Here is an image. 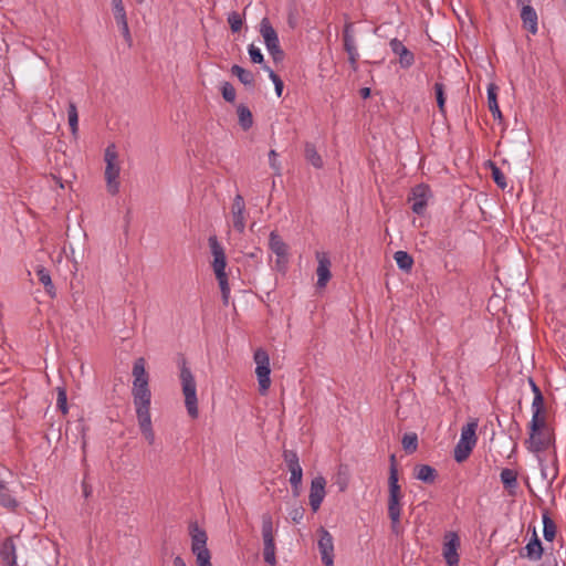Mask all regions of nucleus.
Instances as JSON below:
<instances>
[{
	"mask_svg": "<svg viewBox=\"0 0 566 566\" xmlns=\"http://www.w3.org/2000/svg\"><path fill=\"white\" fill-rule=\"evenodd\" d=\"M343 49L347 54L359 53L354 23L346 21L342 32Z\"/></svg>",
	"mask_w": 566,
	"mask_h": 566,
	"instance_id": "18",
	"label": "nucleus"
},
{
	"mask_svg": "<svg viewBox=\"0 0 566 566\" xmlns=\"http://www.w3.org/2000/svg\"><path fill=\"white\" fill-rule=\"evenodd\" d=\"M390 467L389 468H397V461L395 454H391L389 458Z\"/></svg>",
	"mask_w": 566,
	"mask_h": 566,
	"instance_id": "59",
	"label": "nucleus"
},
{
	"mask_svg": "<svg viewBox=\"0 0 566 566\" xmlns=\"http://www.w3.org/2000/svg\"><path fill=\"white\" fill-rule=\"evenodd\" d=\"M260 33L264 40L268 52L271 54L274 62L283 61L285 54L281 49L277 32L272 27L269 18H263L260 22Z\"/></svg>",
	"mask_w": 566,
	"mask_h": 566,
	"instance_id": "6",
	"label": "nucleus"
},
{
	"mask_svg": "<svg viewBox=\"0 0 566 566\" xmlns=\"http://www.w3.org/2000/svg\"><path fill=\"white\" fill-rule=\"evenodd\" d=\"M283 460L291 473L290 484L294 496H298L302 486L303 469L300 464V458L294 450H283Z\"/></svg>",
	"mask_w": 566,
	"mask_h": 566,
	"instance_id": "8",
	"label": "nucleus"
},
{
	"mask_svg": "<svg viewBox=\"0 0 566 566\" xmlns=\"http://www.w3.org/2000/svg\"><path fill=\"white\" fill-rule=\"evenodd\" d=\"M174 566H187V565L180 556H176L174 559Z\"/></svg>",
	"mask_w": 566,
	"mask_h": 566,
	"instance_id": "57",
	"label": "nucleus"
},
{
	"mask_svg": "<svg viewBox=\"0 0 566 566\" xmlns=\"http://www.w3.org/2000/svg\"><path fill=\"white\" fill-rule=\"evenodd\" d=\"M209 247L213 255L212 268L216 275L226 274V253L216 235L209 238Z\"/></svg>",
	"mask_w": 566,
	"mask_h": 566,
	"instance_id": "14",
	"label": "nucleus"
},
{
	"mask_svg": "<svg viewBox=\"0 0 566 566\" xmlns=\"http://www.w3.org/2000/svg\"><path fill=\"white\" fill-rule=\"evenodd\" d=\"M461 539L457 532H446L443 535L442 556L448 566H459L460 556L458 551Z\"/></svg>",
	"mask_w": 566,
	"mask_h": 566,
	"instance_id": "10",
	"label": "nucleus"
},
{
	"mask_svg": "<svg viewBox=\"0 0 566 566\" xmlns=\"http://www.w3.org/2000/svg\"><path fill=\"white\" fill-rule=\"evenodd\" d=\"M231 216L234 230L242 234L245 230V202L240 193H237L233 198Z\"/></svg>",
	"mask_w": 566,
	"mask_h": 566,
	"instance_id": "12",
	"label": "nucleus"
},
{
	"mask_svg": "<svg viewBox=\"0 0 566 566\" xmlns=\"http://www.w3.org/2000/svg\"><path fill=\"white\" fill-rule=\"evenodd\" d=\"M145 365L146 361L143 357H139L134 361L132 395L140 432L149 444H154L155 432L153 430L150 417L151 392L148 385L149 376L146 371Z\"/></svg>",
	"mask_w": 566,
	"mask_h": 566,
	"instance_id": "1",
	"label": "nucleus"
},
{
	"mask_svg": "<svg viewBox=\"0 0 566 566\" xmlns=\"http://www.w3.org/2000/svg\"><path fill=\"white\" fill-rule=\"evenodd\" d=\"M179 367V379L181 382L182 394L185 396V405L188 415L196 419L198 418V398H197V385L190 367L188 366L187 359L184 356L178 358Z\"/></svg>",
	"mask_w": 566,
	"mask_h": 566,
	"instance_id": "2",
	"label": "nucleus"
},
{
	"mask_svg": "<svg viewBox=\"0 0 566 566\" xmlns=\"http://www.w3.org/2000/svg\"><path fill=\"white\" fill-rule=\"evenodd\" d=\"M524 549L526 551V554L525 555L521 554V556L527 557L531 560H539L542 558L544 549H543L542 542L539 541V538L536 534L535 528L533 530L532 539L527 543V545L524 547Z\"/></svg>",
	"mask_w": 566,
	"mask_h": 566,
	"instance_id": "22",
	"label": "nucleus"
},
{
	"mask_svg": "<svg viewBox=\"0 0 566 566\" xmlns=\"http://www.w3.org/2000/svg\"><path fill=\"white\" fill-rule=\"evenodd\" d=\"M112 4H113V10H114V13L116 12H119L120 11H124L125 8H124V4H123V1L122 0H112Z\"/></svg>",
	"mask_w": 566,
	"mask_h": 566,
	"instance_id": "53",
	"label": "nucleus"
},
{
	"mask_svg": "<svg viewBox=\"0 0 566 566\" xmlns=\"http://www.w3.org/2000/svg\"><path fill=\"white\" fill-rule=\"evenodd\" d=\"M239 125L243 130H248L253 126V115L248 106L240 104L237 107Z\"/></svg>",
	"mask_w": 566,
	"mask_h": 566,
	"instance_id": "33",
	"label": "nucleus"
},
{
	"mask_svg": "<svg viewBox=\"0 0 566 566\" xmlns=\"http://www.w3.org/2000/svg\"><path fill=\"white\" fill-rule=\"evenodd\" d=\"M530 437L525 441L526 448L533 453L546 451L553 441V436L547 428L546 419L537 420V427L533 426V420L528 423Z\"/></svg>",
	"mask_w": 566,
	"mask_h": 566,
	"instance_id": "3",
	"label": "nucleus"
},
{
	"mask_svg": "<svg viewBox=\"0 0 566 566\" xmlns=\"http://www.w3.org/2000/svg\"><path fill=\"white\" fill-rule=\"evenodd\" d=\"M319 538L317 542L322 562L325 566H334V542L332 534L321 527L318 531Z\"/></svg>",
	"mask_w": 566,
	"mask_h": 566,
	"instance_id": "11",
	"label": "nucleus"
},
{
	"mask_svg": "<svg viewBox=\"0 0 566 566\" xmlns=\"http://www.w3.org/2000/svg\"><path fill=\"white\" fill-rule=\"evenodd\" d=\"M82 489L85 497H88L92 494V486L88 483H86L85 480H83L82 482Z\"/></svg>",
	"mask_w": 566,
	"mask_h": 566,
	"instance_id": "54",
	"label": "nucleus"
},
{
	"mask_svg": "<svg viewBox=\"0 0 566 566\" xmlns=\"http://www.w3.org/2000/svg\"><path fill=\"white\" fill-rule=\"evenodd\" d=\"M221 94L226 102L233 103L235 101V88L230 82L221 83Z\"/></svg>",
	"mask_w": 566,
	"mask_h": 566,
	"instance_id": "46",
	"label": "nucleus"
},
{
	"mask_svg": "<svg viewBox=\"0 0 566 566\" xmlns=\"http://www.w3.org/2000/svg\"><path fill=\"white\" fill-rule=\"evenodd\" d=\"M216 277L218 280V283H219V286L221 290L223 305L227 306L229 304V297H230V286H229V282H228V275H227V273L219 274V275H216Z\"/></svg>",
	"mask_w": 566,
	"mask_h": 566,
	"instance_id": "42",
	"label": "nucleus"
},
{
	"mask_svg": "<svg viewBox=\"0 0 566 566\" xmlns=\"http://www.w3.org/2000/svg\"><path fill=\"white\" fill-rule=\"evenodd\" d=\"M138 3H143L145 2L146 0H136Z\"/></svg>",
	"mask_w": 566,
	"mask_h": 566,
	"instance_id": "62",
	"label": "nucleus"
},
{
	"mask_svg": "<svg viewBox=\"0 0 566 566\" xmlns=\"http://www.w3.org/2000/svg\"><path fill=\"white\" fill-rule=\"evenodd\" d=\"M261 252H262L261 249L255 248V250L253 252L249 253L248 256L251 259H258L259 254H261Z\"/></svg>",
	"mask_w": 566,
	"mask_h": 566,
	"instance_id": "58",
	"label": "nucleus"
},
{
	"mask_svg": "<svg viewBox=\"0 0 566 566\" xmlns=\"http://www.w3.org/2000/svg\"><path fill=\"white\" fill-rule=\"evenodd\" d=\"M316 259L318 262L316 274H317V287L323 289L327 285L332 277L331 273V260L324 252H317Z\"/></svg>",
	"mask_w": 566,
	"mask_h": 566,
	"instance_id": "16",
	"label": "nucleus"
},
{
	"mask_svg": "<svg viewBox=\"0 0 566 566\" xmlns=\"http://www.w3.org/2000/svg\"><path fill=\"white\" fill-rule=\"evenodd\" d=\"M0 505L11 511L15 510L19 505L7 483L2 480H0Z\"/></svg>",
	"mask_w": 566,
	"mask_h": 566,
	"instance_id": "29",
	"label": "nucleus"
},
{
	"mask_svg": "<svg viewBox=\"0 0 566 566\" xmlns=\"http://www.w3.org/2000/svg\"><path fill=\"white\" fill-rule=\"evenodd\" d=\"M231 73L235 75L244 86L254 87L255 77L251 71L245 70L238 64H234L231 67Z\"/></svg>",
	"mask_w": 566,
	"mask_h": 566,
	"instance_id": "30",
	"label": "nucleus"
},
{
	"mask_svg": "<svg viewBox=\"0 0 566 566\" xmlns=\"http://www.w3.org/2000/svg\"><path fill=\"white\" fill-rule=\"evenodd\" d=\"M528 385L533 391L534 395H536L537 391H542L535 380L532 377H528Z\"/></svg>",
	"mask_w": 566,
	"mask_h": 566,
	"instance_id": "55",
	"label": "nucleus"
},
{
	"mask_svg": "<svg viewBox=\"0 0 566 566\" xmlns=\"http://www.w3.org/2000/svg\"><path fill=\"white\" fill-rule=\"evenodd\" d=\"M389 46L395 55L399 57L402 69H409L415 63V54L397 38L390 40Z\"/></svg>",
	"mask_w": 566,
	"mask_h": 566,
	"instance_id": "15",
	"label": "nucleus"
},
{
	"mask_svg": "<svg viewBox=\"0 0 566 566\" xmlns=\"http://www.w3.org/2000/svg\"><path fill=\"white\" fill-rule=\"evenodd\" d=\"M263 69L269 72V77L271 78V81L273 82L274 84V87H275V93L277 95V97H281L282 96V93H283V87H284V84H283V81L281 80V77L272 70L270 69L268 65H264Z\"/></svg>",
	"mask_w": 566,
	"mask_h": 566,
	"instance_id": "45",
	"label": "nucleus"
},
{
	"mask_svg": "<svg viewBox=\"0 0 566 566\" xmlns=\"http://www.w3.org/2000/svg\"><path fill=\"white\" fill-rule=\"evenodd\" d=\"M388 510L401 509L402 492L400 484L388 485Z\"/></svg>",
	"mask_w": 566,
	"mask_h": 566,
	"instance_id": "34",
	"label": "nucleus"
},
{
	"mask_svg": "<svg viewBox=\"0 0 566 566\" xmlns=\"http://www.w3.org/2000/svg\"><path fill=\"white\" fill-rule=\"evenodd\" d=\"M262 539H263V559L266 564L274 566L276 564L274 526L271 514L262 515Z\"/></svg>",
	"mask_w": 566,
	"mask_h": 566,
	"instance_id": "7",
	"label": "nucleus"
},
{
	"mask_svg": "<svg viewBox=\"0 0 566 566\" xmlns=\"http://www.w3.org/2000/svg\"><path fill=\"white\" fill-rule=\"evenodd\" d=\"M0 557L3 566L17 565L15 545L11 537H8L0 543Z\"/></svg>",
	"mask_w": 566,
	"mask_h": 566,
	"instance_id": "21",
	"label": "nucleus"
},
{
	"mask_svg": "<svg viewBox=\"0 0 566 566\" xmlns=\"http://www.w3.org/2000/svg\"><path fill=\"white\" fill-rule=\"evenodd\" d=\"M438 476L437 470L428 464H417L415 467V478L427 484L434 483Z\"/></svg>",
	"mask_w": 566,
	"mask_h": 566,
	"instance_id": "25",
	"label": "nucleus"
},
{
	"mask_svg": "<svg viewBox=\"0 0 566 566\" xmlns=\"http://www.w3.org/2000/svg\"><path fill=\"white\" fill-rule=\"evenodd\" d=\"M521 20L523 28L530 33L536 34L538 31V17L532 6H524L521 8Z\"/></svg>",
	"mask_w": 566,
	"mask_h": 566,
	"instance_id": "20",
	"label": "nucleus"
},
{
	"mask_svg": "<svg viewBox=\"0 0 566 566\" xmlns=\"http://www.w3.org/2000/svg\"><path fill=\"white\" fill-rule=\"evenodd\" d=\"M192 554L196 556V560L199 566H212L210 560L211 554L208 548L198 549L192 552Z\"/></svg>",
	"mask_w": 566,
	"mask_h": 566,
	"instance_id": "48",
	"label": "nucleus"
},
{
	"mask_svg": "<svg viewBox=\"0 0 566 566\" xmlns=\"http://www.w3.org/2000/svg\"><path fill=\"white\" fill-rule=\"evenodd\" d=\"M248 53L250 55L251 62L255 64H261L264 61V56L261 50L254 44H250L248 48Z\"/></svg>",
	"mask_w": 566,
	"mask_h": 566,
	"instance_id": "49",
	"label": "nucleus"
},
{
	"mask_svg": "<svg viewBox=\"0 0 566 566\" xmlns=\"http://www.w3.org/2000/svg\"><path fill=\"white\" fill-rule=\"evenodd\" d=\"M489 166L491 168L492 178L496 186L504 190L507 186L506 178L503 174V171L496 166L495 163L489 160Z\"/></svg>",
	"mask_w": 566,
	"mask_h": 566,
	"instance_id": "39",
	"label": "nucleus"
},
{
	"mask_svg": "<svg viewBox=\"0 0 566 566\" xmlns=\"http://www.w3.org/2000/svg\"><path fill=\"white\" fill-rule=\"evenodd\" d=\"M388 517L390 520L391 533L399 536L402 533V527L400 525L401 509L388 510Z\"/></svg>",
	"mask_w": 566,
	"mask_h": 566,
	"instance_id": "38",
	"label": "nucleus"
},
{
	"mask_svg": "<svg viewBox=\"0 0 566 566\" xmlns=\"http://www.w3.org/2000/svg\"><path fill=\"white\" fill-rule=\"evenodd\" d=\"M503 486L511 493L517 488V472L515 470L505 468L500 474Z\"/></svg>",
	"mask_w": 566,
	"mask_h": 566,
	"instance_id": "32",
	"label": "nucleus"
},
{
	"mask_svg": "<svg viewBox=\"0 0 566 566\" xmlns=\"http://www.w3.org/2000/svg\"><path fill=\"white\" fill-rule=\"evenodd\" d=\"M399 484V475L397 468H389L388 485Z\"/></svg>",
	"mask_w": 566,
	"mask_h": 566,
	"instance_id": "51",
	"label": "nucleus"
},
{
	"mask_svg": "<svg viewBox=\"0 0 566 566\" xmlns=\"http://www.w3.org/2000/svg\"><path fill=\"white\" fill-rule=\"evenodd\" d=\"M189 534L191 536V552L207 548V533L205 530L199 527L197 522H191L189 524Z\"/></svg>",
	"mask_w": 566,
	"mask_h": 566,
	"instance_id": "19",
	"label": "nucleus"
},
{
	"mask_svg": "<svg viewBox=\"0 0 566 566\" xmlns=\"http://www.w3.org/2000/svg\"><path fill=\"white\" fill-rule=\"evenodd\" d=\"M433 90L439 112L441 115L446 116V86L441 82H436Z\"/></svg>",
	"mask_w": 566,
	"mask_h": 566,
	"instance_id": "36",
	"label": "nucleus"
},
{
	"mask_svg": "<svg viewBox=\"0 0 566 566\" xmlns=\"http://www.w3.org/2000/svg\"><path fill=\"white\" fill-rule=\"evenodd\" d=\"M431 197L432 192L428 185L419 184L412 187L408 196V202H411L412 212L422 216Z\"/></svg>",
	"mask_w": 566,
	"mask_h": 566,
	"instance_id": "9",
	"label": "nucleus"
},
{
	"mask_svg": "<svg viewBox=\"0 0 566 566\" xmlns=\"http://www.w3.org/2000/svg\"><path fill=\"white\" fill-rule=\"evenodd\" d=\"M69 125L73 135L78 130V113L75 103L70 102L67 107Z\"/></svg>",
	"mask_w": 566,
	"mask_h": 566,
	"instance_id": "40",
	"label": "nucleus"
},
{
	"mask_svg": "<svg viewBox=\"0 0 566 566\" xmlns=\"http://www.w3.org/2000/svg\"><path fill=\"white\" fill-rule=\"evenodd\" d=\"M35 275L38 277V281L44 286L46 294L50 297H54L56 292H55L54 284L52 283V280H51L50 271L42 265H38L35 268Z\"/></svg>",
	"mask_w": 566,
	"mask_h": 566,
	"instance_id": "24",
	"label": "nucleus"
},
{
	"mask_svg": "<svg viewBox=\"0 0 566 566\" xmlns=\"http://www.w3.org/2000/svg\"><path fill=\"white\" fill-rule=\"evenodd\" d=\"M497 86L495 84H490L488 87V106L490 112L492 113L494 119L502 120L503 116L500 111V106L497 103Z\"/></svg>",
	"mask_w": 566,
	"mask_h": 566,
	"instance_id": "28",
	"label": "nucleus"
},
{
	"mask_svg": "<svg viewBox=\"0 0 566 566\" xmlns=\"http://www.w3.org/2000/svg\"><path fill=\"white\" fill-rule=\"evenodd\" d=\"M394 259L400 270L410 271L413 265L412 256L406 251H397Z\"/></svg>",
	"mask_w": 566,
	"mask_h": 566,
	"instance_id": "35",
	"label": "nucleus"
},
{
	"mask_svg": "<svg viewBox=\"0 0 566 566\" xmlns=\"http://www.w3.org/2000/svg\"><path fill=\"white\" fill-rule=\"evenodd\" d=\"M325 485L326 480L322 475L315 476L311 482L308 500L313 512H317L321 507V504L326 494Z\"/></svg>",
	"mask_w": 566,
	"mask_h": 566,
	"instance_id": "13",
	"label": "nucleus"
},
{
	"mask_svg": "<svg viewBox=\"0 0 566 566\" xmlns=\"http://www.w3.org/2000/svg\"><path fill=\"white\" fill-rule=\"evenodd\" d=\"M476 428V419L471 420L470 422L462 427L460 440L458 441L453 451L454 460L458 463H462L463 461H465L470 457L472 450L474 449L478 441L475 433Z\"/></svg>",
	"mask_w": 566,
	"mask_h": 566,
	"instance_id": "4",
	"label": "nucleus"
},
{
	"mask_svg": "<svg viewBox=\"0 0 566 566\" xmlns=\"http://www.w3.org/2000/svg\"><path fill=\"white\" fill-rule=\"evenodd\" d=\"M255 375L259 384V392L264 396L268 394L269 388L271 386V368L269 366H259L255 367Z\"/></svg>",
	"mask_w": 566,
	"mask_h": 566,
	"instance_id": "26",
	"label": "nucleus"
},
{
	"mask_svg": "<svg viewBox=\"0 0 566 566\" xmlns=\"http://www.w3.org/2000/svg\"><path fill=\"white\" fill-rule=\"evenodd\" d=\"M227 21L230 25V29L233 33L239 32L243 25V17L237 12L232 11L228 14Z\"/></svg>",
	"mask_w": 566,
	"mask_h": 566,
	"instance_id": "44",
	"label": "nucleus"
},
{
	"mask_svg": "<svg viewBox=\"0 0 566 566\" xmlns=\"http://www.w3.org/2000/svg\"><path fill=\"white\" fill-rule=\"evenodd\" d=\"M269 247L271 251L277 256V265L281 263L285 264L287 262V244L282 240L276 231H272L270 233Z\"/></svg>",
	"mask_w": 566,
	"mask_h": 566,
	"instance_id": "17",
	"label": "nucleus"
},
{
	"mask_svg": "<svg viewBox=\"0 0 566 566\" xmlns=\"http://www.w3.org/2000/svg\"><path fill=\"white\" fill-rule=\"evenodd\" d=\"M253 360H254L256 367H259V366H269L270 365L269 354L262 347H259V348L255 349L254 355H253Z\"/></svg>",
	"mask_w": 566,
	"mask_h": 566,
	"instance_id": "47",
	"label": "nucleus"
},
{
	"mask_svg": "<svg viewBox=\"0 0 566 566\" xmlns=\"http://www.w3.org/2000/svg\"><path fill=\"white\" fill-rule=\"evenodd\" d=\"M114 17H115V20H116L119 29H120L122 35L125 39V42L130 48L133 45V38H132V34L129 31L126 11L125 10L120 11V13L116 12V13H114Z\"/></svg>",
	"mask_w": 566,
	"mask_h": 566,
	"instance_id": "31",
	"label": "nucleus"
},
{
	"mask_svg": "<svg viewBox=\"0 0 566 566\" xmlns=\"http://www.w3.org/2000/svg\"><path fill=\"white\" fill-rule=\"evenodd\" d=\"M117 158H118V154L116 151L115 145L114 144L108 145L105 149V155H104V159L106 163L105 180H106L107 191L112 196L117 195L119 191L118 177H119V172H120V167L117 163Z\"/></svg>",
	"mask_w": 566,
	"mask_h": 566,
	"instance_id": "5",
	"label": "nucleus"
},
{
	"mask_svg": "<svg viewBox=\"0 0 566 566\" xmlns=\"http://www.w3.org/2000/svg\"><path fill=\"white\" fill-rule=\"evenodd\" d=\"M532 420L534 427H537V420L546 419L545 400L542 391H537L536 395H534L532 401Z\"/></svg>",
	"mask_w": 566,
	"mask_h": 566,
	"instance_id": "23",
	"label": "nucleus"
},
{
	"mask_svg": "<svg viewBox=\"0 0 566 566\" xmlns=\"http://www.w3.org/2000/svg\"><path fill=\"white\" fill-rule=\"evenodd\" d=\"M304 157L308 164L314 168L321 169L324 166L322 156L317 153L316 147L313 143L306 142L304 144Z\"/></svg>",
	"mask_w": 566,
	"mask_h": 566,
	"instance_id": "27",
	"label": "nucleus"
},
{
	"mask_svg": "<svg viewBox=\"0 0 566 566\" xmlns=\"http://www.w3.org/2000/svg\"><path fill=\"white\" fill-rule=\"evenodd\" d=\"M277 156H279L275 150L271 149L269 153V163H270L271 168L274 169L275 175L280 176L281 175V166L277 163Z\"/></svg>",
	"mask_w": 566,
	"mask_h": 566,
	"instance_id": "50",
	"label": "nucleus"
},
{
	"mask_svg": "<svg viewBox=\"0 0 566 566\" xmlns=\"http://www.w3.org/2000/svg\"><path fill=\"white\" fill-rule=\"evenodd\" d=\"M359 94L361 98L367 99L370 96L371 91L369 87H363L360 88Z\"/></svg>",
	"mask_w": 566,
	"mask_h": 566,
	"instance_id": "56",
	"label": "nucleus"
},
{
	"mask_svg": "<svg viewBox=\"0 0 566 566\" xmlns=\"http://www.w3.org/2000/svg\"><path fill=\"white\" fill-rule=\"evenodd\" d=\"M56 407L63 415L69 412L67 395L64 387L56 388Z\"/></svg>",
	"mask_w": 566,
	"mask_h": 566,
	"instance_id": "43",
	"label": "nucleus"
},
{
	"mask_svg": "<svg viewBox=\"0 0 566 566\" xmlns=\"http://www.w3.org/2000/svg\"><path fill=\"white\" fill-rule=\"evenodd\" d=\"M543 535L545 541L552 542L556 536V524L547 513L543 514Z\"/></svg>",
	"mask_w": 566,
	"mask_h": 566,
	"instance_id": "37",
	"label": "nucleus"
},
{
	"mask_svg": "<svg viewBox=\"0 0 566 566\" xmlns=\"http://www.w3.org/2000/svg\"><path fill=\"white\" fill-rule=\"evenodd\" d=\"M402 448L407 453H413L417 451L418 448V437L416 433H406L402 437Z\"/></svg>",
	"mask_w": 566,
	"mask_h": 566,
	"instance_id": "41",
	"label": "nucleus"
},
{
	"mask_svg": "<svg viewBox=\"0 0 566 566\" xmlns=\"http://www.w3.org/2000/svg\"><path fill=\"white\" fill-rule=\"evenodd\" d=\"M350 69L356 72L358 70L359 53L347 54Z\"/></svg>",
	"mask_w": 566,
	"mask_h": 566,
	"instance_id": "52",
	"label": "nucleus"
},
{
	"mask_svg": "<svg viewBox=\"0 0 566 566\" xmlns=\"http://www.w3.org/2000/svg\"><path fill=\"white\" fill-rule=\"evenodd\" d=\"M516 3L521 7L531 6V0H516Z\"/></svg>",
	"mask_w": 566,
	"mask_h": 566,
	"instance_id": "60",
	"label": "nucleus"
},
{
	"mask_svg": "<svg viewBox=\"0 0 566 566\" xmlns=\"http://www.w3.org/2000/svg\"><path fill=\"white\" fill-rule=\"evenodd\" d=\"M345 488H346V485H345V484H344V485H342V486H340V491H344V490H345Z\"/></svg>",
	"mask_w": 566,
	"mask_h": 566,
	"instance_id": "61",
	"label": "nucleus"
}]
</instances>
